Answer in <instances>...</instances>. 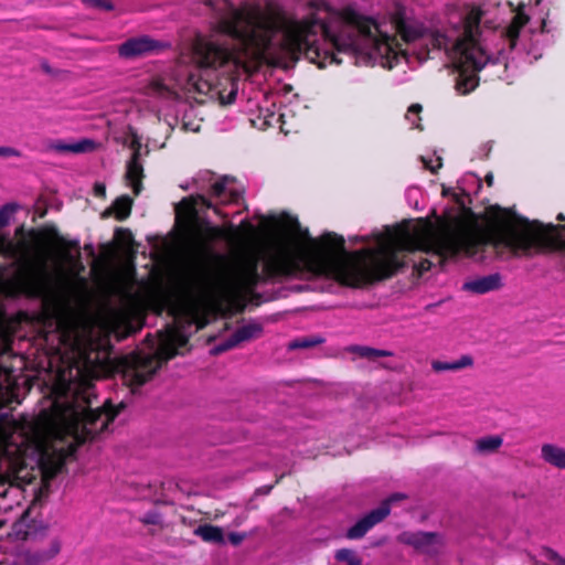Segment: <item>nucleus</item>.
<instances>
[{
    "label": "nucleus",
    "mask_w": 565,
    "mask_h": 565,
    "mask_svg": "<svg viewBox=\"0 0 565 565\" xmlns=\"http://www.w3.org/2000/svg\"><path fill=\"white\" fill-rule=\"evenodd\" d=\"M545 0L520 3L511 22L492 28L480 7L449 4L445 21L423 19L395 4L388 20H374L353 4L333 8L324 0H310L301 18L289 17L276 0L237 6L231 0H204L213 15V34L194 44V92L212 94L223 105L235 102L238 83L234 74L248 61L276 63L303 55L320 68L341 64L339 53L355 64H380L392 70L402 63L414 70L433 50L444 51L458 72L456 89L466 95L479 82L477 73L503 74L518 57L533 63L548 43V10Z\"/></svg>",
    "instance_id": "obj_1"
},
{
    "label": "nucleus",
    "mask_w": 565,
    "mask_h": 565,
    "mask_svg": "<svg viewBox=\"0 0 565 565\" xmlns=\"http://www.w3.org/2000/svg\"><path fill=\"white\" fill-rule=\"evenodd\" d=\"M76 356L58 371L50 406L41 409L33 427L38 462L51 473H57L66 457L88 439L108 431L109 424L126 405L114 406L108 399L103 408L92 407L96 398L94 381L102 375L98 363L87 358L77 340L73 344Z\"/></svg>",
    "instance_id": "obj_2"
},
{
    "label": "nucleus",
    "mask_w": 565,
    "mask_h": 565,
    "mask_svg": "<svg viewBox=\"0 0 565 565\" xmlns=\"http://www.w3.org/2000/svg\"><path fill=\"white\" fill-rule=\"evenodd\" d=\"M488 248L502 259L557 249L565 269V225L521 220L515 225L492 232L461 234L425 225L412 234H406V252L418 250L427 255V258L418 264L420 271L441 266L445 260L461 255L476 262H483L488 258Z\"/></svg>",
    "instance_id": "obj_3"
},
{
    "label": "nucleus",
    "mask_w": 565,
    "mask_h": 565,
    "mask_svg": "<svg viewBox=\"0 0 565 565\" xmlns=\"http://www.w3.org/2000/svg\"><path fill=\"white\" fill-rule=\"evenodd\" d=\"M198 193L182 199L174 206L175 220L185 228L195 230L202 213L212 209L215 214L226 217L221 209L226 204H238L242 199V189L235 179L224 175L215 178L210 171L200 173L194 180Z\"/></svg>",
    "instance_id": "obj_4"
},
{
    "label": "nucleus",
    "mask_w": 565,
    "mask_h": 565,
    "mask_svg": "<svg viewBox=\"0 0 565 565\" xmlns=\"http://www.w3.org/2000/svg\"><path fill=\"white\" fill-rule=\"evenodd\" d=\"M0 256L10 260L8 266L0 265V296H44L47 284L46 270L43 266L29 262L24 243H15L8 235L0 234Z\"/></svg>",
    "instance_id": "obj_5"
},
{
    "label": "nucleus",
    "mask_w": 565,
    "mask_h": 565,
    "mask_svg": "<svg viewBox=\"0 0 565 565\" xmlns=\"http://www.w3.org/2000/svg\"><path fill=\"white\" fill-rule=\"evenodd\" d=\"M188 339L175 332L160 341L153 355H137L125 367L122 380L130 387L132 393L149 381L161 367L178 354V349L186 344Z\"/></svg>",
    "instance_id": "obj_6"
},
{
    "label": "nucleus",
    "mask_w": 565,
    "mask_h": 565,
    "mask_svg": "<svg viewBox=\"0 0 565 565\" xmlns=\"http://www.w3.org/2000/svg\"><path fill=\"white\" fill-rule=\"evenodd\" d=\"M403 493H394L390 495L382 504L369 512L360 519L353 526L348 530L347 536L351 540L363 537L374 525L382 522L391 512V504L395 501L403 500Z\"/></svg>",
    "instance_id": "obj_7"
},
{
    "label": "nucleus",
    "mask_w": 565,
    "mask_h": 565,
    "mask_svg": "<svg viewBox=\"0 0 565 565\" xmlns=\"http://www.w3.org/2000/svg\"><path fill=\"white\" fill-rule=\"evenodd\" d=\"M160 43L150 36L142 35L131 38L125 41L119 47L118 53L124 58H135L160 49Z\"/></svg>",
    "instance_id": "obj_8"
},
{
    "label": "nucleus",
    "mask_w": 565,
    "mask_h": 565,
    "mask_svg": "<svg viewBox=\"0 0 565 565\" xmlns=\"http://www.w3.org/2000/svg\"><path fill=\"white\" fill-rule=\"evenodd\" d=\"M402 540L406 544L414 546L417 551L426 554H436L440 547V537L436 533H404Z\"/></svg>",
    "instance_id": "obj_9"
},
{
    "label": "nucleus",
    "mask_w": 565,
    "mask_h": 565,
    "mask_svg": "<svg viewBox=\"0 0 565 565\" xmlns=\"http://www.w3.org/2000/svg\"><path fill=\"white\" fill-rule=\"evenodd\" d=\"M502 286V276L499 273H494L487 276L476 277L463 282L462 290L476 295H483L499 290Z\"/></svg>",
    "instance_id": "obj_10"
},
{
    "label": "nucleus",
    "mask_w": 565,
    "mask_h": 565,
    "mask_svg": "<svg viewBox=\"0 0 565 565\" xmlns=\"http://www.w3.org/2000/svg\"><path fill=\"white\" fill-rule=\"evenodd\" d=\"M262 327L257 323H248L238 328L230 338L214 348L215 353L225 352L238 345L241 342L250 340L260 334Z\"/></svg>",
    "instance_id": "obj_11"
},
{
    "label": "nucleus",
    "mask_w": 565,
    "mask_h": 565,
    "mask_svg": "<svg viewBox=\"0 0 565 565\" xmlns=\"http://www.w3.org/2000/svg\"><path fill=\"white\" fill-rule=\"evenodd\" d=\"M143 178V168L139 161V150L136 149L131 159L127 163L126 179L131 186L135 195H138L141 191V180Z\"/></svg>",
    "instance_id": "obj_12"
},
{
    "label": "nucleus",
    "mask_w": 565,
    "mask_h": 565,
    "mask_svg": "<svg viewBox=\"0 0 565 565\" xmlns=\"http://www.w3.org/2000/svg\"><path fill=\"white\" fill-rule=\"evenodd\" d=\"M541 458L548 465L557 468L565 469V448L554 445L544 444L541 447Z\"/></svg>",
    "instance_id": "obj_13"
},
{
    "label": "nucleus",
    "mask_w": 565,
    "mask_h": 565,
    "mask_svg": "<svg viewBox=\"0 0 565 565\" xmlns=\"http://www.w3.org/2000/svg\"><path fill=\"white\" fill-rule=\"evenodd\" d=\"M473 365V359L468 355H461L458 360L454 361H433L431 362V369L435 372H458L462 369L470 367Z\"/></svg>",
    "instance_id": "obj_14"
},
{
    "label": "nucleus",
    "mask_w": 565,
    "mask_h": 565,
    "mask_svg": "<svg viewBox=\"0 0 565 565\" xmlns=\"http://www.w3.org/2000/svg\"><path fill=\"white\" fill-rule=\"evenodd\" d=\"M94 147V142L87 139H84L78 142L66 143L64 141L57 140L50 145V149L56 152H73V153H82L92 150Z\"/></svg>",
    "instance_id": "obj_15"
},
{
    "label": "nucleus",
    "mask_w": 565,
    "mask_h": 565,
    "mask_svg": "<svg viewBox=\"0 0 565 565\" xmlns=\"http://www.w3.org/2000/svg\"><path fill=\"white\" fill-rule=\"evenodd\" d=\"M194 534L205 542L224 543L223 531L218 526L204 524L194 530Z\"/></svg>",
    "instance_id": "obj_16"
},
{
    "label": "nucleus",
    "mask_w": 565,
    "mask_h": 565,
    "mask_svg": "<svg viewBox=\"0 0 565 565\" xmlns=\"http://www.w3.org/2000/svg\"><path fill=\"white\" fill-rule=\"evenodd\" d=\"M61 550V544L58 540H53L50 544L49 550L45 551H35L30 559L31 564H39L45 561L53 558L58 554Z\"/></svg>",
    "instance_id": "obj_17"
},
{
    "label": "nucleus",
    "mask_w": 565,
    "mask_h": 565,
    "mask_svg": "<svg viewBox=\"0 0 565 565\" xmlns=\"http://www.w3.org/2000/svg\"><path fill=\"white\" fill-rule=\"evenodd\" d=\"M502 443L503 440L500 436H487L478 439L476 447L479 452L488 454L495 451Z\"/></svg>",
    "instance_id": "obj_18"
},
{
    "label": "nucleus",
    "mask_w": 565,
    "mask_h": 565,
    "mask_svg": "<svg viewBox=\"0 0 565 565\" xmlns=\"http://www.w3.org/2000/svg\"><path fill=\"white\" fill-rule=\"evenodd\" d=\"M131 205L132 200L129 196L122 195L118 198L113 205L116 217L118 220H125L130 214Z\"/></svg>",
    "instance_id": "obj_19"
},
{
    "label": "nucleus",
    "mask_w": 565,
    "mask_h": 565,
    "mask_svg": "<svg viewBox=\"0 0 565 565\" xmlns=\"http://www.w3.org/2000/svg\"><path fill=\"white\" fill-rule=\"evenodd\" d=\"M323 342V339L318 335L302 337L295 339L288 343L289 350L308 349L311 347L319 345Z\"/></svg>",
    "instance_id": "obj_20"
},
{
    "label": "nucleus",
    "mask_w": 565,
    "mask_h": 565,
    "mask_svg": "<svg viewBox=\"0 0 565 565\" xmlns=\"http://www.w3.org/2000/svg\"><path fill=\"white\" fill-rule=\"evenodd\" d=\"M231 230L233 233L231 234H227L225 233L224 230H222L221 227L218 226H214L210 223H206L205 224V227H204V239L205 241H214V239H218V238H228V236H233V235H236V230L234 228L233 225H231ZM233 237H230V239H232Z\"/></svg>",
    "instance_id": "obj_21"
},
{
    "label": "nucleus",
    "mask_w": 565,
    "mask_h": 565,
    "mask_svg": "<svg viewBox=\"0 0 565 565\" xmlns=\"http://www.w3.org/2000/svg\"><path fill=\"white\" fill-rule=\"evenodd\" d=\"M19 209L20 206L17 203H7L0 207V230L10 223L12 216Z\"/></svg>",
    "instance_id": "obj_22"
},
{
    "label": "nucleus",
    "mask_w": 565,
    "mask_h": 565,
    "mask_svg": "<svg viewBox=\"0 0 565 565\" xmlns=\"http://www.w3.org/2000/svg\"><path fill=\"white\" fill-rule=\"evenodd\" d=\"M356 352L360 356L369 360H376L379 358L391 356L393 354L391 351L373 349L370 347H359L356 348Z\"/></svg>",
    "instance_id": "obj_23"
},
{
    "label": "nucleus",
    "mask_w": 565,
    "mask_h": 565,
    "mask_svg": "<svg viewBox=\"0 0 565 565\" xmlns=\"http://www.w3.org/2000/svg\"><path fill=\"white\" fill-rule=\"evenodd\" d=\"M545 565H565V558L552 548L544 547L541 553Z\"/></svg>",
    "instance_id": "obj_24"
},
{
    "label": "nucleus",
    "mask_w": 565,
    "mask_h": 565,
    "mask_svg": "<svg viewBox=\"0 0 565 565\" xmlns=\"http://www.w3.org/2000/svg\"><path fill=\"white\" fill-rule=\"evenodd\" d=\"M467 183H471L477 188L481 186V181L476 174H467L461 180L458 181V189L461 191L463 195H470L471 190L467 186Z\"/></svg>",
    "instance_id": "obj_25"
},
{
    "label": "nucleus",
    "mask_w": 565,
    "mask_h": 565,
    "mask_svg": "<svg viewBox=\"0 0 565 565\" xmlns=\"http://www.w3.org/2000/svg\"><path fill=\"white\" fill-rule=\"evenodd\" d=\"M422 109H423L422 105H419V104H413L409 106V108L405 115V118L412 125V127L420 128L419 114H420Z\"/></svg>",
    "instance_id": "obj_26"
},
{
    "label": "nucleus",
    "mask_w": 565,
    "mask_h": 565,
    "mask_svg": "<svg viewBox=\"0 0 565 565\" xmlns=\"http://www.w3.org/2000/svg\"><path fill=\"white\" fill-rule=\"evenodd\" d=\"M420 160L423 161L424 167L431 172H436L441 167L440 157H420Z\"/></svg>",
    "instance_id": "obj_27"
},
{
    "label": "nucleus",
    "mask_w": 565,
    "mask_h": 565,
    "mask_svg": "<svg viewBox=\"0 0 565 565\" xmlns=\"http://www.w3.org/2000/svg\"><path fill=\"white\" fill-rule=\"evenodd\" d=\"M87 4L105 10L113 9V0H84Z\"/></svg>",
    "instance_id": "obj_28"
},
{
    "label": "nucleus",
    "mask_w": 565,
    "mask_h": 565,
    "mask_svg": "<svg viewBox=\"0 0 565 565\" xmlns=\"http://www.w3.org/2000/svg\"><path fill=\"white\" fill-rule=\"evenodd\" d=\"M335 557L338 561H345V562H350V561H358V558L354 556L353 552L350 551V550H339L335 554Z\"/></svg>",
    "instance_id": "obj_29"
},
{
    "label": "nucleus",
    "mask_w": 565,
    "mask_h": 565,
    "mask_svg": "<svg viewBox=\"0 0 565 565\" xmlns=\"http://www.w3.org/2000/svg\"><path fill=\"white\" fill-rule=\"evenodd\" d=\"M0 157L9 158V157H21V152L12 147H1L0 146Z\"/></svg>",
    "instance_id": "obj_30"
},
{
    "label": "nucleus",
    "mask_w": 565,
    "mask_h": 565,
    "mask_svg": "<svg viewBox=\"0 0 565 565\" xmlns=\"http://www.w3.org/2000/svg\"><path fill=\"white\" fill-rule=\"evenodd\" d=\"M419 195V189L418 188H411L406 191V199L412 204L414 201V206L417 207V196Z\"/></svg>",
    "instance_id": "obj_31"
},
{
    "label": "nucleus",
    "mask_w": 565,
    "mask_h": 565,
    "mask_svg": "<svg viewBox=\"0 0 565 565\" xmlns=\"http://www.w3.org/2000/svg\"><path fill=\"white\" fill-rule=\"evenodd\" d=\"M246 537V534L245 533H237V532H233V533H230L228 534V542L236 546V545H239Z\"/></svg>",
    "instance_id": "obj_32"
},
{
    "label": "nucleus",
    "mask_w": 565,
    "mask_h": 565,
    "mask_svg": "<svg viewBox=\"0 0 565 565\" xmlns=\"http://www.w3.org/2000/svg\"><path fill=\"white\" fill-rule=\"evenodd\" d=\"M23 526L22 523H19V524H14L13 526V535L19 539V540H28V533L26 532H22L21 531V527Z\"/></svg>",
    "instance_id": "obj_33"
},
{
    "label": "nucleus",
    "mask_w": 565,
    "mask_h": 565,
    "mask_svg": "<svg viewBox=\"0 0 565 565\" xmlns=\"http://www.w3.org/2000/svg\"><path fill=\"white\" fill-rule=\"evenodd\" d=\"M94 192H95V195H97V196H104L105 192H106L105 185L100 184V183H96L94 186Z\"/></svg>",
    "instance_id": "obj_34"
},
{
    "label": "nucleus",
    "mask_w": 565,
    "mask_h": 565,
    "mask_svg": "<svg viewBox=\"0 0 565 565\" xmlns=\"http://www.w3.org/2000/svg\"><path fill=\"white\" fill-rule=\"evenodd\" d=\"M369 239H370L369 236H362V235H356V236L352 237L353 243H365V242H369Z\"/></svg>",
    "instance_id": "obj_35"
},
{
    "label": "nucleus",
    "mask_w": 565,
    "mask_h": 565,
    "mask_svg": "<svg viewBox=\"0 0 565 565\" xmlns=\"http://www.w3.org/2000/svg\"><path fill=\"white\" fill-rule=\"evenodd\" d=\"M183 128H184L185 130L199 131L200 126H199V125H195V126H194V125H191V124H189V122H184V124H183Z\"/></svg>",
    "instance_id": "obj_36"
},
{
    "label": "nucleus",
    "mask_w": 565,
    "mask_h": 565,
    "mask_svg": "<svg viewBox=\"0 0 565 565\" xmlns=\"http://www.w3.org/2000/svg\"><path fill=\"white\" fill-rule=\"evenodd\" d=\"M486 181H487L488 185H492V183H493V175L491 173H489L486 177Z\"/></svg>",
    "instance_id": "obj_37"
},
{
    "label": "nucleus",
    "mask_w": 565,
    "mask_h": 565,
    "mask_svg": "<svg viewBox=\"0 0 565 565\" xmlns=\"http://www.w3.org/2000/svg\"><path fill=\"white\" fill-rule=\"evenodd\" d=\"M347 565H361V562L358 561H350Z\"/></svg>",
    "instance_id": "obj_38"
},
{
    "label": "nucleus",
    "mask_w": 565,
    "mask_h": 565,
    "mask_svg": "<svg viewBox=\"0 0 565 565\" xmlns=\"http://www.w3.org/2000/svg\"><path fill=\"white\" fill-rule=\"evenodd\" d=\"M557 220H558V221H564V220H565V216H564L562 213H559V214L557 215Z\"/></svg>",
    "instance_id": "obj_39"
},
{
    "label": "nucleus",
    "mask_w": 565,
    "mask_h": 565,
    "mask_svg": "<svg viewBox=\"0 0 565 565\" xmlns=\"http://www.w3.org/2000/svg\"><path fill=\"white\" fill-rule=\"evenodd\" d=\"M243 223H244V226H245V227H248V226H249V224H248V222H247V221H244Z\"/></svg>",
    "instance_id": "obj_40"
}]
</instances>
